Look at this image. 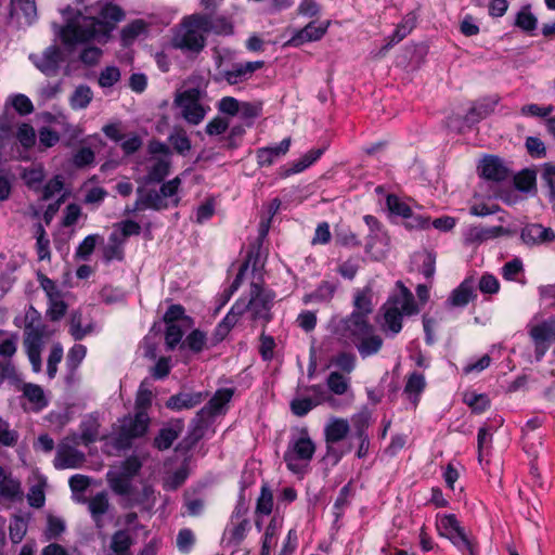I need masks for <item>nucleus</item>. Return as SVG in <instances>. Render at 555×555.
Wrapping results in <instances>:
<instances>
[{"label": "nucleus", "mask_w": 555, "mask_h": 555, "mask_svg": "<svg viewBox=\"0 0 555 555\" xmlns=\"http://www.w3.org/2000/svg\"><path fill=\"white\" fill-rule=\"evenodd\" d=\"M332 363L340 371L349 374L356 369L357 358L351 352L341 351L333 358Z\"/></svg>", "instance_id": "e2e57ef3"}, {"label": "nucleus", "mask_w": 555, "mask_h": 555, "mask_svg": "<svg viewBox=\"0 0 555 555\" xmlns=\"http://www.w3.org/2000/svg\"><path fill=\"white\" fill-rule=\"evenodd\" d=\"M9 16L18 22L31 24L37 16L35 0H11Z\"/></svg>", "instance_id": "393cba45"}, {"label": "nucleus", "mask_w": 555, "mask_h": 555, "mask_svg": "<svg viewBox=\"0 0 555 555\" xmlns=\"http://www.w3.org/2000/svg\"><path fill=\"white\" fill-rule=\"evenodd\" d=\"M24 347L33 371L39 373L42 369L41 352L44 339L50 336L48 326L41 322L40 313L30 307L25 315Z\"/></svg>", "instance_id": "423d86ee"}, {"label": "nucleus", "mask_w": 555, "mask_h": 555, "mask_svg": "<svg viewBox=\"0 0 555 555\" xmlns=\"http://www.w3.org/2000/svg\"><path fill=\"white\" fill-rule=\"evenodd\" d=\"M95 160V154L91 147L82 146L78 149L72 157V164L76 168L91 166Z\"/></svg>", "instance_id": "603ef678"}, {"label": "nucleus", "mask_w": 555, "mask_h": 555, "mask_svg": "<svg viewBox=\"0 0 555 555\" xmlns=\"http://www.w3.org/2000/svg\"><path fill=\"white\" fill-rule=\"evenodd\" d=\"M350 431V425L345 418H334L324 428L325 442H339Z\"/></svg>", "instance_id": "f704fd0d"}, {"label": "nucleus", "mask_w": 555, "mask_h": 555, "mask_svg": "<svg viewBox=\"0 0 555 555\" xmlns=\"http://www.w3.org/2000/svg\"><path fill=\"white\" fill-rule=\"evenodd\" d=\"M399 293L390 296L380 308L382 319L378 321L382 331L390 337L402 330L404 315L418 313V307L412 292L402 282H397Z\"/></svg>", "instance_id": "7ed1b4c3"}, {"label": "nucleus", "mask_w": 555, "mask_h": 555, "mask_svg": "<svg viewBox=\"0 0 555 555\" xmlns=\"http://www.w3.org/2000/svg\"><path fill=\"white\" fill-rule=\"evenodd\" d=\"M520 240L529 247L545 245L555 241V232L540 223H529L521 229Z\"/></svg>", "instance_id": "f3484780"}, {"label": "nucleus", "mask_w": 555, "mask_h": 555, "mask_svg": "<svg viewBox=\"0 0 555 555\" xmlns=\"http://www.w3.org/2000/svg\"><path fill=\"white\" fill-rule=\"evenodd\" d=\"M306 391L311 396H299L291 401V411L298 417L306 416L315 406L322 404L324 401H333L331 397H326L325 390L322 385H311L306 387Z\"/></svg>", "instance_id": "ddd939ff"}, {"label": "nucleus", "mask_w": 555, "mask_h": 555, "mask_svg": "<svg viewBox=\"0 0 555 555\" xmlns=\"http://www.w3.org/2000/svg\"><path fill=\"white\" fill-rule=\"evenodd\" d=\"M280 524L275 518L271 519L266 528L260 555H269L271 550L276 546Z\"/></svg>", "instance_id": "79ce46f5"}, {"label": "nucleus", "mask_w": 555, "mask_h": 555, "mask_svg": "<svg viewBox=\"0 0 555 555\" xmlns=\"http://www.w3.org/2000/svg\"><path fill=\"white\" fill-rule=\"evenodd\" d=\"M535 346V356L540 360L548 349V343L555 340V318L535 324L529 330Z\"/></svg>", "instance_id": "dca6fc26"}, {"label": "nucleus", "mask_w": 555, "mask_h": 555, "mask_svg": "<svg viewBox=\"0 0 555 555\" xmlns=\"http://www.w3.org/2000/svg\"><path fill=\"white\" fill-rule=\"evenodd\" d=\"M249 530V521L229 520L222 533L221 542L225 547L236 548L244 541Z\"/></svg>", "instance_id": "412c9836"}, {"label": "nucleus", "mask_w": 555, "mask_h": 555, "mask_svg": "<svg viewBox=\"0 0 555 555\" xmlns=\"http://www.w3.org/2000/svg\"><path fill=\"white\" fill-rule=\"evenodd\" d=\"M44 178L46 173L41 165L25 169L22 175V179L24 180L25 184L36 192L41 190V184Z\"/></svg>", "instance_id": "37998d69"}, {"label": "nucleus", "mask_w": 555, "mask_h": 555, "mask_svg": "<svg viewBox=\"0 0 555 555\" xmlns=\"http://www.w3.org/2000/svg\"><path fill=\"white\" fill-rule=\"evenodd\" d=\"M207 397V392L194 391V392H179L171 396L166 406L173 411H181L184 409H192L201 404Z\"/></svg>", "instance_id": "b1692460"}, {"label": "nucleus", "mask_w": 555, "mask_h": 555, "mask_svg": "<svg viewBox=\"0 0 555 555\" xmlns=\"http://www.w3.org/2000/svg\"><path fill=\"white\" fill-rule=\"evenodd\" d=\"M206 18L210 22V26L207 29V34L215 33L218 35H229L232 34L233 27L232 24L224 17H217L210 14H204Z\"/></svg>", "instance_id": "680f3d73"}, {"label": "nucleus", "mask_w": 555, "mask_h": 555, "mask_svg": "<svg viewBox=\"0 0 555 555\" xmlns=\"http://www.w3.org/2000/svg\"><path fill=\"white\" fill-rule=\"evenodd\" d=\"M168 141L178 154L185 155L191 150V140L183 130L171 133Z\"/></svg>", "instance_id": "0e129e2a"}, {"label": "nucleus", "mask_w": 555, "mask_h": 555, "mask_svg": "<svg viewBox=\"0 0 555 555\" xmlns=\"http://www.w3.org/2000/svg\"><path fill=\"white\" fill-rule=\"evenodd\" d=\"M99 20L94 17L80 16L75 22L68 23L61 30V39L64 44L74 47L79 43L88 42L98 35V24L114 26L125 17L124 11L111 2L100 5Z\"/></svg>", "instance_id": "f03ea898"}, {"label": "nucleus", "mask_w": 555, "mask_h": 555, "mask_svg": "<svg viewBox=\"0 0 555 555\" xmlns=\"http://www.w3.org/2000/svg\"><path fill=\"white\" fill-rule=\"evenodd\" d=\"M479 169L480 176L487 180L501 182L508 178V169L498 156H486Z\"/></svg>", "instance_id": "4be33fe9"}, {"label": "nucleus", "mask_w": 555, "mask_h": 555, "mask_svg": "<svg viewBox=\"0 0 555 555\" xmlns=\"http://www.w3.org/2000/svg\"><path fill=\"white\" fill-rule=\"evenodd\" d=\"M326 385L333 393L341 396L349 389V378L339 372H331L326 378Z\"/></svg>", "instance_id": "de8ad7c7"}, {"label": "nucleus", "mask_w": 555, "mask_h": 555, "mask_svg": "<svg viewBox=\"0 0 555 555\" xmlns=\"http://www.w3.org/2000/svg\"><path fill=\"white\" fill-rule=\"evenodd\" d=\"M416 257L421 260L420 272L426 280L431 281L436 271V256L431 251H423Z\"/></svg>", "instance_id": "8fccbe9b"}, {"label": "nucleus", "mask_w": 555, "mask_h": 555, "mask_svg": "<svg viewBox=\"0 0 555 555\" xmlns=\"http://www.w3.org/2000/svg\"><path fill=\"white\" fill-rule=\"evenodd\" d=\"M179 433L172 427H166L160 429L159 434L154 439V446L158 450L169 449L173 441L178 438Z\"/></svg>", "instance_id": "5fc2aeb1"}, {"label": "nucleus", "mask_w": 555, "mask_h": 555, "mask_svg": "<svg viewBox=\"0 0 555 555\" xmlns=\"http://www.w3.org/2000/svg\"><path fill=\"white\" fill-rule=\"evenodd\" d=\"M118 238L126 243L127 237L139 235L141 233V225L134 220H124L115 225Z\"/></svg>", "instance_id": "052dcab7"}, {"label": "nucleus", "mask_w": 555, "mask_h": 555, "mask_svg": "<svg viewBox=\"0 0 555 555\" xmlns=\"http://www.w3.org/2000/svg\"><path fill=\"white\" fill-rule=\"evenodd\" d=\"M373 312L372 291L369 287L359 289L353 298V311L347 317L354 314L362 321H369V315Z\"/></svg>", "instance_id": "c756f323"}, {"label": "nucleus", "mask_w": 555, "mask_h": 555, "mask_svg": "<svg viewBox=\"0 0 555 555\" xmlns=\"http://www.w3.org/2000/svg\"><path fill=\"white\" fill-rule=\"evenodd\" d=\"M85 462V453L66 443L59 446L53 461L54 467L57 469L80 468Z\"/></svg>", "instance_id": "a211bd4d"}, {"label": "nucleus", "mask_w": 555, "mask_h": 555, "mask_svg": "<svg viewBox=\"0 0 555 555\" xmlns=\"http://www.w3.org/2000/svg\"><path fill=\"white\" fill-rule=\"evenodd\" d=\"M234 395L233 388L218 389L210 400L196 413L193 420L192 434L196 439L203 437L216 416L225 414L228 404Z\"/></svg>", "instance_id": "6e6552de"}, {"label": "nucleus", "mask_w": 555, "mask_h": 555, "mask_svg": "<svg viewBox=\"0 0 555 555\" xmlns=\"http://www.w3.org/2000/svg\"><path fill=\"white\" fill-rule=\"evenodd\" d=\"M439 535L447 538L463 555H477V545L467 537L454 514L437 515Z\"/></svg>", "instance_id": "9b49d317"}, {"label": "nucleus", "mask_w": 555, "mask_h": 555, "mask_svg": "<svg viewBox=\"0 0 555 555\" xmlns=\"http://www.w3.org/2000/svg\"><path fill=\"white\" fill-rule=\"evenodd\" d=\"M63 359V347L60 343H55L48 357L47 361V374L49 378H54L57 372V365Z\"/></svg>", "instance_id": "864d4df0"}, {"label": "nucleus", "mask_w": 555, "mask_h": 555, "mask_svg": "<svg viewBox=\"0 0 555 555\" xmlns=\"http://www.w3.org/2000/svg\"><path fill=\"white\" fill-rule=\"evenodd\" d=\"M23 494L21 481L0 466V500L15 501Z\"/></svg>", "instance_id": "5701e85b"}, {"label": "nucleus", "mask_w": 555, "mask_h": 555, "mask_svg": "<svg viewBox=\"0 0 555 555\" xmlns=\"http://www.w3.org/2000/svg\"><path fill=\"white\" fill-rule=\"evenodd\" d=\"M363 220L370 230L366 242V248L370 249L373 248L376 242H383L386 237V234L383 230L382 223L376 217L366 215L363 217Z\"/></svg>", "instance_id": "ea45409f"}, {"label": "nucleus", "mask_w": 555, "mask_h": 555, "mask_svg": "<svg viewBox=\"0 0 555 555\" xmlns=\"http://www.w3.org/2000/svg\"><path fill=\"white\" fill-rule=\"evenodd\" d=\"M133 539L127 530H118L111 538L108 548L103 555H132Z\"/></svg>", "instance_id": "cd10ccee"}, {"label": "nucleus", "mask_w": 555, "mask_h": 555, "mask_svg": "<svg viewBox=\"0 0 555 555\" xmlns=\"http://www.w3.org/2000/svg\"><path fill=\"white\" fill-rule=\"evenodd\" d=\"M88 504V511L91 515L92 520L98 529H102L105 526L104 515L109 509V502L105 492L96 493L94 496L86 501Z\"/></svg>", "instance_id": "a878e982"}, {"label": "nucleus", "mask_w": 555, "mask_h": 555, "mask_svg": "<svg viewBox=\"0 0 555 555\" xmlns=\"http://www.w3.org/2000/svg\"><path fill=\"white\" fill-rule=\"evenodd\" d=\"M87 354L86 346L81 344L74 345L67 353L66 365L69 371L74 372L80 365Z\"/></svg>", "instance_id": "13d9d810"}, {"label": "nucleus", "mask_w": 555, "mask_h": 555, "mask_svg": "<svg viewBox=\"0 0 555 555\" xmlns=\"http://www.w3.org/2000/svg\"><path fill=\"white\" fill-rule=\"evenodd\" d=\"M464 402L476 413H482L490 406V400L483 393H465Z\"/></svg>", "instance_id": "3c124183"}, {"label": "nucleus", "mask_w": 555, "mask_h": 555, "mask_svg": "<svg viewBox=\"0 0 555 555\" xmlns=\"http://www.w3.org/2000/svg\"><path fill=\"white\" fill-rule=\"evenodd\" d=\"M264 65L263 61L235 63L231 69L221 72V77L229 85H236L249 79L253 74L262 68Z\"/></svg>", "instance_id": "6ab92c4d"}, {"label": "nucleus", "mask_w": 555, "mask_h": 555, "mask_svg": "<svg viewBox=\"0 0 555 555\" xmlns=\"http://www.w3.org/2000/svg\"><path fill=\"white\" fill-rule=\"evenodd\" d=\"M28 524L22 516H14L9 526V537L12 543L22 542L27 533Z\"/></svg>", "instance_id": "49530a36"}, {"label": "nucleus", "mask_w": 555, "mask_h": 555, "mask_svg": "<svg viewBox=\"0 0 555 555\" xmlns=\"http://www.w3.org/2000/svg\"><path fill=\"white\" fill-rule=\"evenodd\" d=\"M538 18L531 12L530 5H524L515 18V26L520 28L522 31L532 33L537 29Z\"/></svg>", "instance_id": "a19ab883"}, {"label": "nucleus", "mask_w": 555, "mask_h": 555, "mask_svg": "<svg viewBox=\"0 0 555 555\" xmlns=\"http://www.w3.org/2000/svg\"><path fill=\"white\" fill-rule=\"evenodd\" d=\"M476 297L474 281L472 279H465L450 294L447 305L449 307L463 308Z\"/></svg>", "instance_id": "bb28decb"}, {"label": "nucleus", "mask_w": 555, "mask_h": 555, "mask_svg": "<svg viewBox=\"0 0 555 555\" xmlns=\"http://www.w3.org/2000/svg\"><path fill=\"white\" fill-rule=\"evenodd\" d=\"M34 236L36 238V253L39 261L51 260L50 240L43 225L35 224Z\"/></svg>", "instance_id": "4c0bfd02"}, {"label": "nucleus", "mask_w": 555, "mask_h": 555, "mask_svg": "<svg viewBox=\"0 0 555 555\" xmlns=\"http://www.w3.org/2000/svg\"><path fill=\"white\" fill-rule=\"evenodd\" d=\"M16 139L24 149L28 150L33 147L36 143V133L34 128L29 124H22L17 128Z\"/></svg>", "instance_id": "338daca9"}, {"label": "nucleus", "mask_w": 555, "mask_h": 555, "mask_svg": "<svg viewBox=\"0 0 555 555\" xmlns=\"http://www.w3.org/2000/svg\"><path fill=\"white\" fill-rule=\"evenodd\" d=\"M22 392L31 404V410L38 412L48 405V400L44 396L43 389L39 385L25 383L22 386Z\"/></svg>", "instance_id": "c9c22d12"}, {"label": "nucleus", "mask_w": 555, "mask_h": 555, "mask_svg": "<svg viewBox=\"0 0 555 555\" xmlns=\"http://www.w3.org/2000/svg\"><path fill=\"white\" fill-rule=\"evenodd\" d=\"M273 508V495L271 490L263 486L256 504V514L270 515Z\"/></svg>", "instance_id": "4d7b16f0"}, {"label": "nucleus", "mask_w": 555, "mask_h": 555, "mask_svg": "<svg viewBox=\"0 0 555 555\" xmlns=\"http://www.w3.org/2000/svg\"><path fill=\"white\" fill-rule=\"evenodd\" d=\"M20 435L12 429L9 422L0 417V446L12 448L18 442Z\"/></svg>", "instance_id": "09e8293b"}, {"label": "nucleus", "mask_w": 555, "mask_h": 555, "mask_svg": "<svg viewBox=\"0 0 555 555\" xmlns=\"http://www.w3.org/2000/svg\"><path fill=\"white\" fill-rule=\"evenodd\" d=\"M291 138L283 139L279 144L260 147L256 151V159L259 167H270L276 160L285 156L291 147Z\"/></svg>", "instance_id": "aec40b11"}, {"label": "nucleus", "mask_w": 555, "mask_h": 555, "mask_svg": "<svg viewBox=\"0 0 555 555\" xmlns=\"http://www.w3.org/2000/svg\"><path fill=\"white\" fill-rule=\"evenodd\" d=\"M317 447L306 427L292 431L283 460L293 474L306 473L312 461Z\"/></svg>", "instance_id": "39448f33"}, {"label": "nucleus", "mask_w": 555, "mask_h": 555, "mask_svg": "<svg viewBox=\"0 0 555 555\" xmlns=\"http://www.w3.org/2000/svg\"><path fill=\"white\" fill-rule=\"evenodd\" d=\"M425 387L426 380L423 374L413 372L408 376L403 392L414 409L417 406Z\"/></svg>", "instance_id": "2f4dec72"}, {"label": "nucleus", "mask_w": 555, "mask_h": 555, "mask_svg": "<svg viewBox=\"0 0 555 555\" xmlns=\"http://www.w3.org/2000/svg\"><path fill=\"white\" fill-rule=\"evenodd\" d=\"M67 310V305L62 299V294L57 297L49 298L47 315L51 321L61 320Z\"/></svg>", "instance_id": "bf43d9fd"}, {"label": "nucleus", "mask_w": 555, "mask_h": 555, "mask_svg": "<svg viewBox=\"0 0 555 555\" xmlns=\"http://www.w3.org/2000/svg\"><path fill=\"white\" fill-rule=\"evenodd\" d=\"M107 481L113 492L124 498V507L129 508L142 503L128 475L108 472Z\"/></svg>", "instance_id": "2eb2a0df"}, {"label": "nucleus", "mask_w": 555, "mask_h": 555, "mask_svg": "<svg viewBox=\"0 0 555 555\" xmlns=\"http://www.w3.org/2000/svg\"><path fill=\"white\" fill-rule=\"evenodd\" d=\"M124 246L125 242L118 238L117 231L112 232L108 237V244L103 249V257L105 261H122L125 259Z\"/></svg>", "instance_id": "58836bf2"}, {"label": "nucleus", "mask_w": 555, "mask_h": 555, "mask_svg": "<svg viewBox=\"0 0 555 555\" xmlns=\"http://www.w3.org/2000/svg\"><path fill=\"white\" fill-rule=\"evenodd\" d=\"M92 98L93 92L91 88L86 85H80L74 90L69 99L70 106L74 109H83L90 104Z\"/></svg>", "instance_id": "c03bdc74"}, {"label": "nucleus", "mask_w": 555, "mask_h": 555, "mask_svg": "<svg viewBox=\"0 0 555 555\" xmlns=\"http://www.w3.org/2000/svg\"><path fill=\"white\" fill-rule=\"evenodd\" d=\"M388 210L402 218L411 217V207L401 201L397 195L389 194L386 198Z\"/></svg>", "instance_id": "6e6d98bb"}, {"label": "nucleus", "mask_w": 555, "mask_h": 555, "mask_svg": "<svg viewBox=\"0 0 555 555\" xmlns=\"http://www.w3.org/2000/svg\"><path fill=\"white\" fill-rule=\"evenodd\" d=\"M170 166L169 157H152L146 165V182H162L169 175Z\"/></svg>", "instance_id": "c85d7f7f"}, {"label": "nucleus", "mask_w": 555, "mask_h": 555, "mask_svg": "<svg viewBox=\"0 0 555 555\" xmlns=\"http://www.w3.org/2000/svg\"><path fill=\"white\" fill-rule=\"evenodd\" d=\"M150 417L147 412H135L120 421L118 431L114 438V447L125 450L131 447L132 441L145 435L149 428Z\"/></svg>", "instance_id": "f8f14e48"}, {"label": "nucleus", "mask_w": 555, "mask_h": 555, "mask_svg": "<svg viewBox=\"0 0 555 555\" xmlns=\"http://www.w3.org/2000/svg\"><path fill=\"white\" fill-rule=\"evenodd\" d=\"M244 306V313L249 312L254 321L262 320L269 323L272 315V307L275 300V292L263 286L262 282H251L249 299L238 298Z\"/></svg>", "instance_id": "1a4fd4ad"}, {"label": "nucleus", "mask_w": 555, "mask_h": 555, "mask_svg": "<svg viewBox=\"0 0 555 555\" xmlns=\"http://www.w3.org/2000/svg\"><path fill=\"white\" fill-rule=\"evenodd\" d=\"M525 146L532 158L541 159L546 156V146L540 138L527 137Z\"/></svg>", "instance_id": "774afa93"}, {"label": "nucleus", "mask_w": 555, "mask_h": 555, "mask_svg": "<svg viewBox=\"0 0 555 555\" xmlns=\"http://www.w3.org/2000/svg\"><path fill=\"white\" fill-rule=\"evenodd\" d=\"M335 292H336L335 284H333L328 281H323L315 288L314 292L306 294L302 297V302L305 305H309L311 302H328L334 297Z\"/></svg>", "instance_id": "e433bc0d"}, {"label": "nucleus", "mask_w": 555, "mask_h": 555, "mask_svg": "<svg viewBox=\"0 0 555 555\" xmlns=\"http://www.w3.org/2000/svg\"><path fill=\"white\" fill-rule=\"evenodd\" d=\"M120 80V70L116 66H106L101 70L98 82L101 88H111Z\"/></svg>", "instance_id": "69168bd1"}, {"label": "nucleus", "mask_w": 555, "mask_h": 555, "mask_svg": "<svg viewBox=\"0 0 555 555\" xmlns=\"http://www.w3.org/2000/svg\"><path fill=\"white\" fill-rule=\"evenodd\" d=\"M333 333L343 345L354 346L362 359L376 356L384 346V339L375 327L356 314L335 322Z\"/></svg>", "instance_id": "f257e3e1"}, {"label": "nucleus", "mask_w": 555, "mask_h": 555, "mask_svg": "<svg viewBox=\"0 0 555 555\" xmlns=\"http://www.w3.org/2000/svg\"><path fill=\"white\" fill-rule=\"evenodd\" d=\"M259 249L258 248H250L247 251L246 258L243 261V263L240 266L238 272L230 285V295H233L242 285L245 274L248 271L249 267H253V271H256L259 264Z\"/></svg>", "instance_id": "473e14b6"}, {"label": "nucleus", "mask_w": 555, "mask_h": 555, "mask_svg": "<svg viewBox=\"0 0 555 555\" xmlns=\"http://www.w3.org/2000/svg\"><path fill=\"white\" fill-rule=\"evenodd\" d=\"M31 63L46 76L54 77L59 74L63 63V52L56 44L49 46L41 54L29 55Z\"/></svg>", "instance_id": "4468645a"}, {"label": "nucleus", "mask_w": 555, "mask_h": 555, "mask_svg": "<svg viewBox=\"0 0 555 555\" xmlns=\"http://www.w3.org/2000/svg\"><path fill=\"white\" fill-rule=\"evenodd\" d=\"M99 423L95 418L85 420L80 424V441L85 446H88L94 441H96L99 437Z\"/></svg>", "instance_id": "a18cd8bd"}, {"label": "nucleus", "mask_w": 555, "mask_h": 555, "mask_svg": "<svg viewBox=\"0 0 555 555\" xmlns=\"http://www.w3.org/2000/svg\"><path fill=\"white\" fill-rule=\"evenodd\" d=\"M210 23L205 15L193 14L182 20L176 29L171 46L184 53L197 55L206 46V35Z\"/></svg>", "instance_id": "20e7f679"}, {"label": "nucleus", "mask_w": 555, "mask_h": 555, "mask_svg": "<svg viewBox=\"0 0 555 555\" xmlns=\"http://www.w3.org/2000/svg\"><path fill=\"white\" fill-rule=\"evenodd\" d=\"M207 92L199 87L186 88L176 95L175 103L184 120L190 125H199L210 112L206 103Z\"/></svg>", "instance_id": "0eeeda50"}, {"label": "nucleus", "mask_w": 555, "mask_h": 555, "mask_svg": "<svg viewBox=\"0 0 555 555\" xmlns=\"http://www.w3.org/2000/svg\"><path fill=\"white\" fill-rule=\"evenodd\" d=\"M326 29L327 26L318 25L315 22H311L297 31L287 44L297 47L306 42L320 40L326 33Z\"/></svg>", "instance_id": "7c9ffc66"}, {"label": "nucleus", "mask_w": 555, "mask_h": 555, "mask_svg": "<svg viewBox=\"0 0 555 555\" xmlns=\"http://www.w3.org/2000/svg\"><path fill=\"white\" fill-rule=\"evenodd\" d=\"M181 186V179L175 177L173 179L163 183L158 191L150 190L144 195L137 199L133 210H141L145 208L154 210H165L170 206L177 207L180 203L178 196Z\"/></svg>", "instance_id": "9d476101"}, {"label": "nucleus", "mask_w": 555, "mask_h": 555, "mask_svg": "<svg viewBox=\"0 0 555 555\" xmlns=\"http://www.w3.org/2000/svg\"><path fill=\"white\" fill-rule=\"evenodd\" d=\"M415 16L406 15L396 27L393 33L386 39V44L382 48L380 52H386L395 44L403 40L415 27Z\"/></svg>", "instance_id": "72a5a7b5"}]
</instances>
